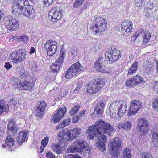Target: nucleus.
<instances>
[{"mask_svg":"<svg viewBox=\"0 0 158 158\" xmlns=\"http://www.w3.org/2000/svg\"><path fill=\"white\" fill-rule=\"evenodd\" d=\"M114 130L110 123L99 119L92 126H90L87 130L88 134L87 138L89 140H92L96 136L98 148L103 152L106 150L105 143L106 141V136L104 134L110 136Z\"/></svg>","mask_w":158,"mask_h":158,"instance_id":"nucleus-1","label":"nucleus"},{"mask_svg":"<svg viewBox=\"0 0 158 158\" xmlns=\"http://www.w3.org/2000/svg\"><path fill=\"white\" fill-rule=\"evenodd\" d=\"M127 106L125 102L118 101L113 102L106 110V113L110 114L113 118L116 117L117 115L122 116L126 112Z\"/></svg>","mask_w":158,"mask_h":158,"instance_id":"nucleus-2","label":"nucleus"},{"mask_svg":"<svg viewBox=\"0 0 158 158\" xmlns=\"http://www.w3.org/2000/svg\"><path fill=\"white\" fill-rule=\"evenodd\" d=\"M91 21L94 24L92 27L93 30L96 34L102 35L107 28L106 20L102 17H93Z\"/></svg>","mask_w":158,"mask_h":158,"instance_id":"nucleus-3","label":"nucleus"},{"mask_svg":"<svg viewBox=\"0 0 158 158\" xmlns=\"http://www.w3.org/2000/svg\"><path fill=\"white\" fill-rule=\"evenodd\" d=\"M110 155L117 158L119 155V149L121 147V139L116 137L111 139L110 141Z\"/></svg>","mask_w":158,"mask_h":158,"instance_id":"nucleus-4","label":"nucleus"},{"mask_svg":"<svg viewBox=\"0 0 158 158\" xmlns=\"http://www.w3.org/2000/svg\"><path fill=\"white\" fill-rule=\"evenodd\" d=\"M84 68L82 64L77 62L73 64L70 67L65 73V77L67 79H70L73 76L83 71Z\"/></svg>","mask_w":158,"mask_h":158,"instance_id":"nucleus-5","label":"nucleus"},{"mask_svg":"<svg viewBox=\"0 0 158 158\" xmlns=\"http://www.w3.org/2000/svg\"><path fill=\"white\" fill-rule=\"evenodd\" d=\"M105 81L103 79H100L97 82H91L86 86L87 91L89 94L96 93L104 86Z\"/></svg>","mask_w":158,"mask_h":158,"instance_id":"nucleus-6","label":"nucleus"},{"mask_svg":"<svg viewBox=\"0 0 158 158\" xmlns=\"http://www.w3.org/2000/svg\"><path fill=\"white\" fill-rule=\"evenodd\" d=\"M65 54V50L61 48L59 57L51 66L50 70L52 73H56L59 72L60 68L62 66L64 61V57Z\"/></svg>","mask_w":158,"mask_h":158,"instance_id":"nucleus-7","label":"nucleus"},{"mask_svg":"<svg viewBox=\"0 0 158 158\" xmlns=\"http://www.w3.org/2000/svg\"><path fill=\"white\" fill-rule=\"evenodd\" d=\"M120 52L113 47L107 51L105 57L107 61H114L121 57Z\"/></svg>","mask_w":158,"mask_h":158,"instance_id":"nucleus-8","label":"nucleus"},{"mask_svg":"<svg viewBox=\"0 0 158 158\" xmlns=\"http://www.w3.org/2000/svg\"><path fill=\"white\" fill-rule=\"evenodd\" d=\"M142 103L139 100H134L131 101L129 108L127 116H131L134 115L138 111L142 108Z\"/></svg>","mask_w":158,"mask_h":158,"instance_id":"nucleus-9","label":"nucleus"},{"mask_svg":"<svg viewBox=\"0 0 158 158\" xmlns=\"http://www.w3.org/2000/svg\"><path fill=\"white\" fill-rule=\"evenodd\" d=\"M26 56V53L23 50H19L13 52L10 55L9 58L15 63H19L23 61Z\"/></svg>","mask_w":158,"mask_h":158,"instance_id":"nucleus-10","label":"nucleus"},{"mask_svg":"<svg viewBox=\"0 0 158 158\" xmlns=\"http://www.w3.org/2000/svg\"><path fill=\"white\" fill-rule=\"evenodd\" d=\"M106 62L105 59L102 57H99L95 63L94 67L99 72L105 73L110 72L109 69L106 67Z\"/></svg>","mask_w":158,"mask_h":158,"instance_id":"nucleus-11","label":"nucleus"},{"mask_svg":"<svg viewBox=\"0 0 158 158\" xmlns=\"http://www.w3.org/2000/svg\"><path fill=\"white\" fill-rule=\"evenodd\" d=\"M133 23L129 19H127L121 23V33L125 36H127L132 31Z\"/></svg>","mask_w":158,"mask_h":158,"instance_id":"nucleus-12","label":"nucleus"},{"mask_svg":"<svg viewBox=\"0 0 158 158\" xmlns=\"http://www.w3.org/2000/svg\"><path fill=\"white\" fill-rule=\"evenodd\" d=\"M57 45V43L55 41L52 40L47 41L44 46L48 56H52L56 52Z\"/></svg>","mask_w":158,"mask_h":158,"instance_id":"nucleus-13","label":"nucleus"},{"mask_svg":"<svg viewBox=\"0 0 158 158\" xmlns=\"http://www.w3.org/2000/svg\"><path fill=\"white\" fill-rule=\"evenodd\" d=\"M144 82L143 78L140 76L137 75L127 80L126 82L127 87H133L139 85Z\"/></svg>","mask_w":158,"mask_h":158,"instance_id":"nucleus-14","label":"nucleus"},{"mask_svg":"<svg viewBox=\"0 0 158 158\" xmlns=\"http://www.w3.org/2000/svg\"><path fill=\"white\" fill-rule=\"evenodd\" d=\"M151 36L150 32L146 31H144L143 29H138L135 34L136 39L143 38V43L144 44H146L149 42Z\"/></svg>","mask_w":158,"mask_h":158,"instance_id":"nucleus-15","label":"nucleus"},{"mask_svg":"<svg viewBox=\"0 0 158 158\" xmlns=\"http://www.w3.org/2000/svg\"><path fill=\"white\" fill-rule=\"evenodd\" d=\"M62 10L59 7H55L51 10L49 13V15L51 16V20L55 22L59 20L61 17Z\"/></svg>","mask_w":158,"mask_h":158,"instance_id":"nucleus-16","label":"nucleus"},{"mask_svg":"<svg viewBox=\"0 0 158 158\" xmlns=\"http://www.w3.org/2000/svg\"><path fill=\"white\" fill-rule=\"evenodd\" d=\"M66 112V108L65 106L60 107L56 113L53 115V120L55 123L59 122L64 116Z\"/></svg>","mask_w":158,"mask_h":158,"instance_id":"nucleus-17","label":"nucleus"},{"mask_svg":"<svg viewBox=\"0 0 158 158\" xmlns=\"http://www.w3.org/2000/svg\"><path fill=\"white\" fill-rule=\"evenodd\" d=\"M59 89L57 88H54L53 89L50 91V94H51L53 97H56L58 95L59 98H60L61 97H64L67 94V91L65 89L64 87H62L60 89V92H59Z\"/></svg>","mask_w":158,"mask_h":158,"instance_id":"nucleus-18","label":"nucleus"},{"mask_svg":"<svg viewBox=\"0 0 158 158\" xmlns=\"http://www.w3.org/2000/svg\"><path fill=\"white\" fill-rule=\"evenodd\" d=\"M151 140L156 146L158 147V123L153 126L151 131Z\"/></svg>","mask_w":158,"mask_h":158,"instance_id":"nucleus-19","label":"nucleus"},{"mask_svg":"<svg viewBox=\"0 0 158 158\" xmlns=\"http://www.w3.org/2000/svg\"><path fill=\"white\" fill-rule=\"evenodd\" d=\"M7 18L9 20L7 27L8 29L11 31L17 29L19 25L17 20L12 17H8Z\"/></svg>","mask_w":158,"mask_h":158,"instance_id":"nucleus-20","label":"nucleus"},{"mask_svg":"<svg viewBox=\"0 0 158 158\" xmlns=\"http://www.w3.org/2000/svg\"><path fill=\"white\" fill-rule=\"evenodd\" d=\"M104 106L105 103L103 101H100L97 103L94 108V110L96 112V118H100L101 117Z\"/></svg>","mask_w":158,"mask_h":158,"instance_id":"nucleus-21","label":"nucleus"},{"mask_svg":"<svg viewBox=\"0 0 158 158\" xmlns=\"http://www.w3.org/2000/svg\"><path fill=\"white\" fill-rule=\"evenodd\" d=\"M46 104L45 102L42 101L38 105L37 109L35 111V114L39 118L42 117L44 110L46 107Z\"/></svg>","mask_w":158,"mask_h":158,"instance_id":"nucleus-22","label":"nucleus"},{"mask_svg":"<svg viewBox=\"0 0 158 158\" xmlns=\"http://www.w3.org/2000/svg\"><path fill=\"white\" fill-rule=\"evenodd\" d=\"M81 129L79 128H74L68 131V135L69 136L70 141L71 142L78 136L81 132Z\"/></svg>","mask_w":158,"mask_h":158,"instance_id":"nucleus-23","label":"nucleus"},{"mask_svg":"<svg viewBox=\"0 0 158 158\" xmlns=\"http://www.w3.org/2000/svg\"><path fill=\"white\" fill-rule=\"evenodd\" d=\"M28 131L25 130L20 131L18 134V136L16 138V140L18 143L20 145L21 143L27 140V133Z\"/></svg>","mask_w":158,"mask_h":158,"instance_id":"nucleus-24","label":"nucleus"},{"mask_svg":"<svg viewBox=\"0 0 158 158\" xmlns=\"http://www.w3.org/2000/svg\"><path fill=\"white\" fill-rule=\"evenodd\" d=\"M19 70H20V73L19 75V77L17 79H13L11 80L12 83L15 87L19 89V85H21V80L20 78L23 77L25 75L24 73V71L23 69L19 68Z\"/></svg>","mask_w":158,"mask_h":158,"instance_id":"nucleus-25","label":"nucleus"},{"mask_svg":"<svg viewBox=\"0 0 158 158\" xmlns=\"http://www.w3.org/2000/svg\"><path fill=\"white\" fill-rule=\"evenodd\" d=\"M68 132L64 129L59 132L57 135L58 139L61 142L64 141H70L69 136H68Z\"/></svg>","mask_w":158,"mask_h":158,"instance_id":"nucleus-26","label":"nucleus"},{"mask_svg":"<svg viewBox=\"0 0 158 158\" xmlns=\"http://www.w3.org/2000/svg\"><path fill=\"white\" fill-rule=\"evenodd\" d=\"M77 148L80 150V152L81 153L83 151L84 149L87 145L86 141L85 140L81 139H77L75 140L73 142Z\"/></svg>","mask_w":158,"mask_h":158,"instance_id":"nucleus-27","label":"nucleus"},{"mask_svg":"<svg viewBox=\"0 0 158 158\" xmlns=\"http://www.w3.org/2000/svg\"><path fill=\"white\" fill-rule=\"evenodd\" d=\"M34 86V84L33 83L30 81H25L21 83V85H19V89L21 90H27L31 91Z\"/></svg>","mask_w":158,"mask_h":158,"instance_id":"nucleus-28","label":"nucleus"},{"mask_svg":"<svg viewBox=\"0 0 158 158\" xmlns=\"http://www.w3.org/2000/svg\"><path fill=\"white\" fill-rule=\"evenodd\" d=\"M8 129L9 131L11 134L15 135L17 131L18 128L14 119H11L8 122Z\"/></svg>","mask_w":158,"mask_h":158,"instance_id":"nucleus-29","label":"nucleus"},{"mask_svg":"<svg viewBox=\"0 0 158 158\" xmlns=\"http://www.w3.org/2000/svg\"><path fill=\"white\" fill-rule=\"evenodd\" d=\"M132 127L131 122L130 121H128L125 122L119 123L118 124V129L123 128L125 130H129Z\"/></svg>","mask_w":158,"mask_h":158,"instance_id":"nucleus-30","label":"nucleus"},{"mask_svg":"<svg viewBox=\"0 0 158 158\" xmlns=\"http://www.w3.org/2000/svg\"><path fill=\"white\" fill-rule=\"evenodd\" d=\"M156 12L157 10L155 11L154 10L148 9V8H145L143 11V14L149 18L154 17Z\"/></svg>","mask_w":158,"mask_h":158,"instance_id":"nucleus-31","label":"nucleus"},{"mask_svg":"<svg viewBox=\"0 0 158 158\" xmlns=\"http://www.w3.org/2000/svg\"><path fill=\"white\" fill-rule=\"evenodd\" d=\"M9 108V106L5 104L4 101L0 100V115L4 112H8Z\"/></svg>","mask_w":158,"mask_h":158,"instance_id":"nucleus-32","label":"nucleus"},{"mask_svg":"<svg viewBox=\"0 0 158 158\" xmlns=\"http://www.w3.org/2000/svg\"><path fill=\"white\" fill-rule=\"evenodd\" d=\"M138 63L135 62L133 63L130 67L128 69L127 75H133L135 73L137 70Z\"/></svg>","mask_w":158,"mask_h":158,"instance_id":"nucleus-33","label":"nucleus"},{"mask_svg":"<svg viewBox=\"0 0 158 158\" xmlns=\"http://www.w3.org/2000/svg\"><path fill=\"white\" fill-rule=\"evenodd\" d=\"M52 149L57 154L61 153L64 150V147L60 146L58 144H56L52 145Z\"/></svg>","mask_w":158,"mask_h":158,"instance_id":"nucleus-34","label":"nucleus"},{"mask_svg":"<svg viewBox=\"0 0 158 158\" xmlns=\"http://www.w3.org/2000/svg\"><path fill=\"white\" fill-rule=\"evenodd\" d=\"M80 150H79V149L77 148L75 145L74 144V143H73V145H71L68 148L66 151V152L67 153H69V152L74 153L77 152L80 153H81L80 152Z\"/></svg>","mask_w":158,"mask_h":158,"instance_id":"nucleus-35","label":"nucleus"},{"mask_svg":"<svg viewBox=\"0 0 158 158\" xmlns=\"http://www.w3.org/2000/svg\"><path fill=\"white\" fill-rule=\"evenodd\" d=\"M149 62H147L146 65L144 67V71L146 73H149L152 71L153 69V65L151 63H149Z\"/></svg>","mask_w":158,"mask_h":158,"instance_id":"nucleus-36","label":"nucleus"},{"mask_svg":"<svg viewBox=\"0 0 158 158\" xmlns=\"http://www.w3.org/2000/svg\"><path fill=\"white\" fill-rule=\"evenodd\" d=\"M77 86L75 89H74L73 91L71 93V95H72V98H73L76 96V94L80 90V88L82 87V83L81 81H79L77 84Z\"/></svg>","mask_w":158,"mask_h":158,"instance_id":"nucleus-37","label":"nucleus"},{"mask_svg":"<svg viewBox=\"0 0 158 158\" xmlns=\"http://www.w3.org/2000/svg\"><path fill=\"white\" fill-rule=\"evenodd\" d=\"M49 139V138L48 137H46L42 140L41 142V145L40 147V151L41 153L43 152L44 148L47 144Z\"/></svg>","mask_w":158,"mask_h":158,"instance_id":"nucleus-38","label":"nucleus"},{"mask_svg":"<svg viewBox=\"0 0 158 158\" xmlns=\"http://www.w3.org/2000/svg\"><path fill=\"white\" fill-rule=\"evenodd\" d=\"M123 158H131V150L127 148H124L123 151Z\"/></svg>","mask_w":158,"mask_h":158,"instance_id":"nucleus-39","label":"nucleus"},{"mask_svg":"<svg viewBox=\"0 0 158 158\" xmlns=\"http://www.w3.org/2000/svg\"><path fill=\"white\" fill-rule=\"evenodd\" d=\"M14 141L13 138L10 136H8L6 138L5 143L6 146L11 147L14 145Z\"/></svg>","mask_w":158,"mask_h":158,"instance_id":"nucleus-40","label":"nucleus"},{"mask_svg":"<svg viewBox=\"0 0 158 158\" xmlns=\"http://www.w3.org/2000/svg\"><path fill=\"white\" fill-rule=\"evenodd\" d=\"M148 121L145 118H142L140 119L138 121V127L139 129L142 130V126L146 124H148ZM142 130H143L142 129Z\"/></svg>","mask_w":158,"mask_h":158,"instance_id":"nucleus-41","label":"nucleus"},{"mask_svg":"<svg viewBox=\"0 0 158 158\" xmlns=\"http://www.w3.org/2000/svg\"><path fill=\"white\" fill-rule=\"evenodd\" d=\"M80 108V105H77L73 107L70 111L69 114L72 116H73L74 114L77 113Z\"/></svg>","mask_w":158,"mask_h":158,"instance_id":"nucleus-42","label":"nucleus"},{"mask_svg":"<svg viewBox=\"0 0 158 158\" xmlns=\"http://www.w3.org/2000/svg\"><path fill=\"white\" fill-rule=\"evenodd\" d=\"M85 0H75L74 2L73 6L74 8H77L81 5Z\"/></svg>","mask_w":158,"mask_h":158,"instance_id":"nucleus-43","label":"nucleus"},{"mask_svg":"<svg viewBox=\"0 0 158 158\" xmlns=\"http://www.w3.org/2000/svg\"><path fill=\"white\" fill-rule=\"evenodd\" d=\"M18 38L20 41H22L24 43H27L29 40L28 37L25 34L20 36Z\"/></svg>","mask_w":158,"mask_h":158,"instance_id":"nucleus-44","label":"nucleus"},{"mask_svg":"<svg viewBox=\"0 0 158 158\" xmlns=\"http://www.w3.org/2000/svg\"><path fill=\"white\" fill-rule=\"evenodd\" d=\"M146 0H135V3L137 7H142L144 6Z\"/></svg>","mask_w":158,"mask_h":158,"instance_id":"nucleus-45","label":"nucleus"},{"mask_svg":"<svg viewBox=\"0 0 158 158\" xmlns=\"http://www.w3.org/2000/svg\"><path fill=\"white\" fill-rule=\"evenodd\" d=\"M152 104L154 109L158 112V97L154 99Z\"/></svg>","mask_w":158,"mask_h":158,"instance_id":"nucleus-46","label":"nucleus"},{"mask_svg":"<svg viewBox=\"0 0 158 158\" xmlns=\"http://www.w3.org/2000/svg\"><path fill=\"white\" fill-rule=\"evenodd\" d=\"M145 8H148V9H152L154 11L156 10V8L154 6L153 3L152 2H149L147 4V7Z\"/></svg>","mask_w":158,"mask_h":158,"instance_id":"nucleus-47","label":"nucleus"},{"mask_svg":"<svg viewBox=\"0 0 158 158\" xmlns=\"http://www.w3.org/2000/svg\"><path fill=\"white\" fill-rule=\"evenodd\" d=\"M149 127V124L148 123V124H146L144 126H142V129L143 130H141V129H139V131L141 133H145L146 132L149 130L148 128Z\"/></svg>","mask_w":158,"mask_h":158,"instance_id":"nucleus-48","label":"nucleus"},{"mask_svg":"<svg viewBox=\"0 0 158 158\" xmlns=\"http://www.w3.org/2000/svg\"><path fill=\"white\" fill-rule=\"evenodd\" d=\"M141 156L142 158H152L151 154L148 152H143Z\"/></svg>","mask_w":158,"mask_h":158,"instance_id":"nucleus-49","label":"nucleus"},{"mask_svg":"<svg viewBox=\"0 0 158 158\" xmlns=\"http://www.w3.org/2000/svg\"><path fill=\"white\" fill-rule=\"evenodd\" d=\"M6 131V127L2 126H0V138L4 136Z\"/></svg>","mask_w":158,"mask_h":158,"instance_id":"nucleus-50","label":"nucleus"},{"mask_svg":"<svg viewBox=\"0 0 158 158\" xmlns=\"http://www.w3.org/2000/svg\"><path fill=\"white\" fill-rule=\"evenodd\" d=\"M44 6L47 7L51 4L53 0H43Z\"/></svg>","mask_w":158,"mask_h":158,"instance_id":"nucleus-51","label":"nucleus"},{"mask_svg":"<svg viewBox=\"0 0 158 158\" xmlns=\"http://www.w3.org/2000/svg\"><path fill=\"white\" fill-rule=\"evenodd\" d=\"M71 55L73 58H74L77 56V51L76 48H73L71 49Z\"/></svg>","mask_w":158,"mask_h":158,"instance_id":"nucleus-52","label":"nucleus"},{"mask_svg":"<svg viewBox=\"0 0 158 158\" xmlns=\"http://www.w3.org/2000/svg\"><path fill=\"white\" fill-rule=\"evenodd\" d=\"M46 156L47 158H56L55 155L51 152L47 153Z\"/></svg>","mask_w":158,"mask_h":158,"instance_id":"nucleus-53","label":"nucleus"},{"mask_svg":"<svg viewBox=\"0 0 158 158\" xmlns=\"http://www.w3.org/2000/svg\"><path fill=\"white\" fill-rule=\"evenodd\" d=\"M154 89L158 93V81H154L153 83Z\"/></svg>","mask_w":158,"mask_h":158,"instance_id":"nucleus-54","label":"nucleus"},{"mask_svg":"<svg viewBox=\"0 0 158 158\" xmlns=\"http://www.w3.org/2000/svg\"><path fill=\"white\" fill-rule=\"evenodd\" d=\"M66 126L63 122L60 123V124L58 125L56 127V129L57 130H59L62 129L64 127Z\"/></svg>","mask_w":158,"mask_h":158,"instance_id":"nucleus-55","label":"nucleus"},{"mask_svg":"<svg viewBox=\"0 0 158 158\" xmlns=\"http://www.w3.org/2000/svg\"><path fill=\"white\" fill-rule=\"evenodd\" d=\"M5 67L8 70L12 67V65L9 62H6L5 63Z\"/></svg>","mask_w":158,"mask_h":158,"instance_id":"nucleus-56","label":"nucleus"},{"mask_svg":"<svg viewBox=\"0 0 158 158\" xmlns=\"http://www.w3.org/2000/svg\"><path fill=\"white\" fill-rule=\"evenodd\" d=\"M70 118H68L67 119H66L63 121V123L65 124V125L66 126L67 125H68L69 123L70 122Z\"/></svg>","mask_w":158,"mask_h":158,"instance_id":"nucleus-57","label":"nucleus"},{"mask_svg":"<svg viewBox=\"0 0 158 158\" xmlns=\"http://www.w3.org/2000/svg\"><path fill=\"white\" fill-rule=\"evenodd\" d=\"M79 119V117L78 116H76V117H73V123H77L78 120Z\"/></svg>","mask_w":158,"mask_h":158,"instance_id":"nucleus-58","label":"nucleus"},{"mask_svg":"<svg viewBox=\"0 0 158 158\" xmlns=\"http://www.w3.org/2000/svg\"><path fill=\"white\" fill-rule=\"evenodd\" d=\"M35 48L34 47H31L30 49V53L31 54H32L35 52Z\"/></svg>","mask_w":158,"mask_h":158,"instance_id":"nucleus-59","label":"nucleus"},{"mask_svg":"<svg viewBox=\"0 0 158 158\" xmlns=\"http://www.w3.org/2000/svg\"><path fill=\"white\" fill-rule=\"evenodd\" d=\"M86 110H83L79 114L80 117L82 115H83L85 113Z\"/></svg>","mask_w":158,"mask_h":158,"instance_id":"nucleus-60","label":"nucleus"},{"mask_svg":"<svg viewBox=\"0 0 158 158\" xmlns=\"http://www.w3.org/2000/svg\"><path fill=\"white\" fill-rule=\"evenodd\" d=\"M66 158H73V155L72 154H68L66 155Z\"/></svg>","mask_w":158,"mask_h":158,"instance_id":"nucleus-61","label":"nucleus"},{"mask_svg":"<svg viewBox=\"0 0 158 158\" xmlns=\"http://www.w3.org/2000/svg\"><path fill=\"white\" fill-rule=\"evenodd\" d=\"M73 158H81V157L77 154L73 155Z\"/></svg>","mask_w":158,"mask_h":158,"instance_id":"nucleus-62","label":"nucleus"},{"mask_svg":"<svg viewBox=\"0 0 158 158\" xmlns=\"http://www.w3.org/2000/svg\"><path fill=\"white\" fill-rule=\"evenodd\" d=\"M88 148H87V150L86 151L87 152H86V153H88V154H89L90 151V148L88 147Z\"/></svg>","mask_w":158,"mask_h":158,"instance_id":"nucleus-63","label":"nucleus"},{"mask_svg":"<svg viewBox=\"0 0 158 158\" xmlns=\"http://www.w3.org/2000/svg\"><path fill=\"white\" fill-rule=\"evenodd\" d=\"M32 67L33 68H34L36 67L37 66L36 65V64L35 63H34V65L33 66H32Z\"/></svg>","mask_w":158,"mask_h":158,"instance_id":"nucleus-64","label":"nucleus"}]
</instances>
